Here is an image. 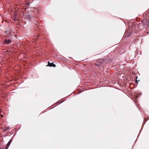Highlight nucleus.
<instances>
[{
  "mask_svg": "<svg viewBox=\"0 0 149 149\" xmlns=\"http://www.w3.org/2000/svg\"><path fill=\"white\" fill-rule=\"evenodd\" d=\"M1 116V117H3V115H2Z\"/></svg>",
  "mask_w": 149,
  "mask_h": 149,
  "instance_id": "4",
  "label": "nucleus"
},
{
  "mask_svg": "<svg viewBox=\"0 0 149 149\" xmlns=\"http://www.w3.org/2000/svg\"><path fill=\"white\" fill-rule=\"evenodd\" d=\"M9 146V141L8 143V144L7 145L6 147V149H8V148Z\"/></svg>",
  "mask_w": 149,
  "mask_h": 149,
  "instance_id": "3",
  "label": "nucleus"
},
{
  "mask_svg": "<svg viewBox=\"0 0 149 149\" xmlns=\"http://www.w3.org/2000/svg\"><path fill=\"white\" fill-rule=\"evenodd\" d=\"M9 42V39H6L4 40V44H8Z\"/></svg>",
  "mask_w": 149,
  "mask_h": 149,
  "instance_id": "1",
  "label": "nucleus"
},
{
  "mask_svg": "<svg viewBox=\"0 0 149 149\" xmlns=\"http://www.w3.org/2000/svg\"><path fill=\"white\" fill-rule=\"evenodd\" d=\"M48 63L49 65L50 66H52L53 67H55L56 66V65L53 63H50L49 62H48Z\"/></svg>",
  "mask_w": 149,
  "mask_h": 149,
  "instance_id": "2",
  "label": "nucleus"
}]
</instances>
